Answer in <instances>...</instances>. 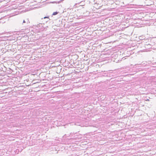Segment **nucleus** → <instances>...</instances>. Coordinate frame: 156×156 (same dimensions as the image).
Here are the masks:
<instances>
[{
  "mask_svg": "<svg viewBox=\"0 0 156 156\" xmlns=\"http://www.w3.org/2000/svg\"><path fill=\"white\" fill-rule=\"evenodd\" d=\"M72 134H73V133H70V135H72Z\"/></svg>",
  "mask_w": 156,
  "mask_h": 156,
  "instance_id": "obj_5",
  "label": "nucleus"
},
{
  "mask_svg": "<svg viewBox=\"0 0 156 156\" xmlns=\"http://www.w3.org/2000/svg\"><path fill=\"white\" fill-rule=\"evenodd\" d=\"M59 12H54L53 13L52 15H57Z\"/></svg>",
  "mask_w": 156,
  "mask_h": 156,
  "instance_id": "obj_4",
  "label": "nucleus"
},
{
  "mask_svg": "<svg viewBox=\"0 0 156 156\" xmlns=\"http://www.w3.org/2000/svg\"><path fill=\"white\" fill-rule=\"evenodd\" d=\"M46 18H47L48 19L46 20V22H47L49 21V20H50V19L49 18V17L48 16H46V17H44V19H45Z\"/></svg>",
  "mask_w": 156,
  "mask_h": 156,
  "instance_id": "obj_2",
  "label": "nucleus"
},
{
  "mask_svg": "<svg viewBox=\"0 0 156 156\" xmlns=\"http://www.w3.org/2000/svg\"><path fill=\"white\" fill-rule=\"evenodd\" d=\"M35 26L37 27H42V23H39V24H37V25H35Z\"/></svg>",
  "mask_w": 156,
  "mask_h": 156,
  "instance_id": "obj_1",
  "label": "nucleus"
},
{
  "mask_svg": "<svg viewBox=\"0 0 156 156\" xmlns=\"http://www.w3.org/2000/svg\"><path fill=\"white\" fill-rule=\"evenodd\" d=\"M27 23V24H28V23H29L30 22L28 20H27V21L26 22L24 20H23V22L22 24H23V23Z\"/></svg>",
  "mask_w": 156,
  "mask_h": 156,
  "instance_id": "obj_3",
  "label": "nucleus"
}]
</instances>
